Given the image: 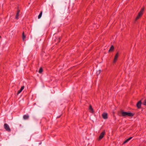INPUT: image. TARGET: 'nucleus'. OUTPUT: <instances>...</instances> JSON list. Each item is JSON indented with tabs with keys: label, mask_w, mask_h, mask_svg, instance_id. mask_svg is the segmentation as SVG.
<instances>
[{
	"label": "nucleus",
	"mask_w": 146,
	"mask_h": 146,
	"mask_svg": "<svg viewBox=\"0 0 146 146\" xmlns=\"http://www.w3.org/2000/svg\"><path fill=\"white\" fill-rule=\"evenodd\" d=\"M132 138V137H130L128 138L127 139H126L125 141L123 143V144H125L127 143L129 140H130V139H131Z\"/></svg>",
	"instance_id": "nucleus-11"
},
{
	"label": "nucleus",
	"mask_w": 146,
	"mask_h": 146,
	"mask_svg": "<svg viewBox=\"0 0 146 146\" xmlns=\"http://www.w3.org/2000/svg\"><path fill=\"white\" fill-rule=\"evenodd\" d=\"M143 105H146V99H145L143 103Z\"/></svg>",
	"instance_id": "nucleus-17"
},
{
	"label": "nucleus",
	"mask_w": 146,
	"mask_h": 146,
	"mask_svg": "<svg viewBox=\"0 0 146 146\" xmlns=\"http://www.w3.org/2000/svg\"><path fill=\"white\" fill-rule=\"evenodd\" d=\"M118 54H119L118 52H117L116 54V55H115V56L114 58V59L113 60V61L114 63H115L116 62V61L117 59V58H118Z\"/></svg>",
	"instance_id": "nucleus-7"
},
{
	"label": "nucleus",
	"mask_w": 146,
	"mask_h": 146,
	"mask_svg": "<svg viewBox=\"0 0 146 146\" xmlns=\"http://www.w3.org/2000/svg\"><path fill=\"white\" fill-rule=\"evenodd\" d=\"M60 38H58V42H60Z\"/></svg>",
	"instance_id": "nucleus-19"
},
{
	"label": "nucleus",
	"mask_w": 146,
	"mask_h": 146,
	"mask_svg": "<svg viewBox=\"0 0 146 146\" xmlns=\"http://www.w3.org/2000/svg\"><path fill=\"white\" fill-rule=\"evenodd\" d=\"M42 11H41L40 12V13L39 14V15H38V19H40L42 15Z\"/></svg>",
	"instance_id": "nucleus-14"
},
{
	"label": "nucleus",
	"mask_w": 146,
	"mask_h": 146,
	"mask_svg": "<svg viewBox=\"0 0 146 146\" xmlns=\"http://www.w3.org/2000/svg\"><path fill=\"white\" fill-rule=\"evenodd\" d=\"M141 10V11H139V13H138V14L136 17V19H135V21H137L138 19H139L142 16V15H143V10Z\"/></svg>",
	"instance_id": "nucleus-2"
},
{
	"label": "nucleus",
	"mask_w": 146,
	"mask_h": 146,
	"mask_svg": "<svg viewBox=\"0 0 146 146\" xmlns=\"http://www.w3.org/2000/svg\"><path fill=\"white\" fill-rule=\"evenodd\" d=\"M26 38V36L25 35L24 32H23L22 33V38L23 40H24Z\"/></svg>",
	"instance_id": "nucleus-15"
},
{
	"label": "nucleus",
	"mask_w": 146,
	"mask_h": 146,
	"mask_svg": "<svg viewBox=\"0 0 146 146\" xmlns=\"http://www.w3.org/2000/svg\"><path fill=\"white\" fill-rule=\"evenodd\" d=\"M42 71H43V69H42V68H40L38 72L39 73H40L42 72Z\"/></svg>",
	"instance_id": "nucleus-16"
},
{
	"label": "nucleus",
	"mask_w": 146,
	"mask_h": 146,
	"mask_svg": "<svg viewBox=\"0 0 146 146\" xmlns=\"http://www.w3.org/2000/svg\"><path fill=\"white\" fill-rule=\"evenodd\" d=\"M105 131H103L101 133L98 139L99 140H100L105 135Z\"/></svg>",
	"instance_id": "nucleus-4"
},
{
	"label": "nucleus",
	"mask_w": 146,
	"mask_h": 146,
	"mask_svg": "<svg viewBox=\"0 0 146 146\" xmlns=\"http://www.w3.org/2000/svg\"><path fill=\"white\" fill-rule=\"evenodd\" d=\"M4 128L6 129V130L8 132H10L11 131V129L10 128L9 125L7 124H4Z\"/></svg>",
	"instance_id": "nucleus-3"
},
{
	"label": "nucleus",
	"mask_w": 146,
	"mask_h": 146,
	"mask_svg": "<svg viewBox=\"0 0 146 146\" xmlns=\"http://www.w3.org/2000/svg\"><path fill=\"white\" fill-rule=\"evenodd\" d=\"M21 13H20V10H18L16 13V16H15V19H19V16L21 14Z\"/></svg>",
	"instance_id": "nucleus-5"
},
{
	"label": "nucleus",
	"mask_w": 146,
	"mask_h": 146,
	"mask_svg": "<svg viewBox=\"0 0 146 146\" xmlns=\"http://www.w3.org/2000/svg\"><path fill=\"white\" fill-rule=\"evenodd\" d=\"M29 117V116L28 115H25L23 116V118L24 119H27Z\"/></svg>",
	"instance_id": "nucleus-12"
},
{
	"label": "nucleus",
	"mask_w": 146,
	"mask_h": 146,
	"mask_svg": "<svg viewBox=\"0 0 146 146\" xmlns=\"http://www.w3.org/2000/svg\"><path fill=\"white\" fill-rule=\"evenodd\" d=\"M114 49V46L113 45H112L111 46L110 49H109V52H110L112 51Z\"/></svg>",
	"instance_id": "nucleus-13"
},
{
	"label": "nucleus",
	"mask_w": 146,
	"mask_h": 146,
	"mask_svg": "<svg viewBox=\"0 0 146 146\" xmlns=\"http://www.w3.org/2000/svg\"><path fill=\"white\" fill-rule=\"evenodd\" d=\"M1 38V36H0V38Z\"/></svg>",
	"instance_id": "nucleus-21"
},
{
	"label": "nucleus",
	"mask_w": 146,
	"mask_h": 146,
	"mask_svg": "<svg viewBox=\"0 0 146 146\" xmlns=\"http://www.w3.org/2000/svg\"><path fill=\"white\" fill-rule=\"evenodd\" d=\"M141 9H144V8H142Z\"/></svg>",
	"instance_id": "nucleus-20"
},
{
	"label": "nucleus",
	"mask_w": 146,
	"mask_h": 146,
	"mask_svg": "<svg viewBox=\"0 0 146 146\" xmlns=\"http://www.w3.org/2000/svg\"><path fill=\"white\" fill-rule=\"evenodd\" d=\"M141 100L139 101L137 104V106L138 108H140L141 107Z\"/></svg>",
	"instance_id": "nucleus-8"
},
{
	"label": "nucleus",
	"mask_w": 146,
	"mask_h": 146,
	"mask_svg": "<svg viewBox=\"0 0 146 146\" xmlns=\"http://www.w3.org/2000/svg\"><path fill=\"white\" fill-rule=\"evenodd\" d=\"M102 117L104 119L108 118V114L107 113H104L102 114Z\"/></svg>",
	"instance_id": "nucleus-6"
},
{
	"label": "nucleus",
	"mask_w": 146,
	"mask_h": 146,
	"mask_svg": "<svg viewBox=\"0 0 146 146\" xmlns=\"http://www.w3.org/2000/svg\"><path fill=\"white\" fill-rule=\"evenodd\" d=\"M101 70H99L98 71H97V75L99 74L100 73Z\"/></svg>",
	"instance_id": "nucleus-18"
},
{
	"label": "nucleus",
	"mask_w": 146,
	"mask_h": 146,
	"mask_svg": "<svg viewBox=\"0 0 146 146\" xmlns=\"http://www.w3.org/2000/svg\"><path fill=\"white\" fill-rule=\"evenodd\" d=\"M121 115H120L123 117L127 116L131 117L133 116L134 115V114L131 112H125L123 110H121Z\"/></svg>",
	"instance_id": "nucleus-1"
},
{
	"label": "nucleus",
	"mask_w": 146,
	"mask_h": 146,
	"mask_svg": "<svg viewBox=\"0 0 146 146\" xmlns=\"http://www.w3.org/2000/svg\"><path fill=\"white\" fill-rule=\"evenodd\" d=\"M89 110L90 111L91 113H94V111L93 109L92 108V106L90 105V106H89Z\"/></svg>",
	"instance_id": "nucleus-10"
},
{
	"label": "nucleus",
	"mask_w": 146,
	"mask_h": 146,
	"mask_svg": "<svg viewBox=\"0 0 146 146\" xmlns=\"http://www.w3.org/2000/svg\"><path fill=\"white\" fill-rule=\"evenodd\" d=\"M24 86H22L20 89L18 91V92L17 93V95H18L19 94L21 93V92L24 89Z\"/></svg>",
	"instance_id": "nucleus-9"
}]
</instances>
